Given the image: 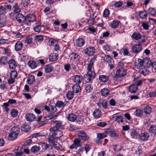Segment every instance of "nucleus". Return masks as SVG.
Wrapping results in <instances>:
<instances>
[{
    "mask_svg": "<svg viewBox=\"0 0 156 156\" xmlns=\"http://www.w3.org/2000/svg\"><path fill=\"white\" fill-rule=\"evenodd\" d=\"M126 71L125 69L121 68L116 71L115 76L114 77L113 80H117V79L124 76L126 74Z\"/></svg>",
    "mask_w": 156,
    "mask_h": 156,
    "instance_id": "obj_1",
    "label": "nucleus"
},
{
    "mask_svg": "<svg viewBox=\"0 0 156 156\" xmlns=\"http://www.w3.org/2000/svg\"><path fill=\"white\" fill-rule=\"evenodd\" d=\"M95 73L87 72V74L84 76V80L87 83H92L93 80L95 78Z\"/></svg>",
    "mask_w": 156,
    "mask_h": 156,
    "instance_id": "obj_2",
    "label": "nucleus"
},
{
    "mask_svg": "<svg viewBox=\"0 0 156 156\" xmlns=\"http://www.w3.org/2000/svg\"><path fill=\"white\" fill-rule=\"evenodd\" d=\"M142 46L141 44H138L133 45L132 47V52L133 53L138 54L142 50Z\"/></svg>",
    "mask_w": 156,
    "mask_h": 156,
    "instance_id": "obj_3",
    "label": "nucleus"
},
{
    "mask_svg": "<svg viewBox=\"0 0 156 156\" xmlns=\"http://www.w3.org/2000/svg\"><path fill=\"white\" fill-rule=\"evenodd\" d=\"M53 124L55 126L50 129L51 130L54 131L56 130H57V129H59L62 128L63 127L62 122L59 120L54 121L53 122Z\"/></svg>",
    "mask_w": 156,
    "mask_h": 156,
    "instance_id": "obj_4",
    "label": "nucleus"
},
{
    "mask_svg": "<svg viewBox=\"0 0 156 156\" xmlns=\"http://www.w3.org/2000/svg\"><path fill=\"white\" fill-rule=\"evenodd\" d=\"M77 134L79 137L81 138L82 139L84 140H88L90 139L89 136L87 135L85 131L83 130L78 131Z\"/></svg>",
    "mask_w": 156,
    "mask_h": 156,
    "instance_id": "obj_5",
    "label": "nucleus"
},
{
    "mask_svg": "<svg viewBox=\"0 0 156 156\" xmlns=\"http://www.w3.org/2000/svg\"><path fill=\"white\" fill-rule=\"evenodd\" d=\"M56 107L50 105L49 106L47 105L44 106V109L47 111L48 112H49L50 114L52 115L57 111Z\"/></svg>",
    "mask_w": 156,
    "mask_h": 156,
    "instance_id": "obj_6",
    "label": "nucleus"
},
{
    "mask_svg": "<svg viewBox=\"0 0 156 156\" xmlns=\"http://www.w3.org/2000/svg\"><path fill=\"white\" fill-rule=\"evenodd\" d=\"M36 17L33 15H29L26 17V24L27 25H30L31 22H34L35 21Z\"/></svg>",
    "mask_w": 156,
    "mask_h": 156,
    "instance_id": "obj_7",
    "label": "nucleus"
},
{
    "mask_svg": "<svg viewBox=\"0 0 156 156\" xmlns=\"http://www.w3.org/2000/svg\"><path fill=\"white\" fill-rule=\"evenodd\" d=\"M96 59V57L94 56L90 60L89 63H88V67L87 68V69L88 70L87 72H90L91 73H94V72L93 71V70H92V68Z\"/></svg>",
    "mask_w": 156,
    "mask_h": 156,
    "instance_id": "obj_8",
    "label": "nucleus"
},
{
    "mask_svg": "<svg viewBox=\"0 0 156 156\" xmlns=\"http://www.w3.org/2000/svg\"><path fill=\"white\" fill-rule=\"evenodd\" d=\"M16 131H12L9 133L8 136L9 140L12 141L17 138L18 134H19V131L17 130H16Z\"/></svg>",
    "mask_w": 156,
    "mask_h": 156,
    "instance_id": "obj_9",
    "label": "nucleus"
},
{
    "mask_svg": "<svg viewBox=\"0 0 156 156\" xmlns=\"http://www.w3.org/2000/svg\"><path fill=\"white\" fill-rule=\"evenodd\" d=\"M49 130L50 131V133L48 136V140L49 144H51L53 142L54 143V142L55 141V137L56 136L53 130H51L50 129H49Z\"/></svg>",
    "mask_w": 156,
    "mask_h": 156,
    "instance_id": "obj_10",
    "label": "nucleus"
},
{
    "mask_svg": "<svg viewBox=\"0 0 156 156\" xmlns=\"http://www.w3.org/2000/svg\"><path fill=\"white\" fill-rule=\"evenodd\" d=\"M139 138L143 142H145L148 140L150 136L148 133L146 132L142 133L139 136Z\"/></svg>",
    "mask_w": 156,
    "mask_h": 156,
    "instance_id": "obj_11",
    "label": "nucleus"
},
{
    "mask_svg": "<svg viewBox=\"0 0 156 156\" xmlns=\"http://www.w3.org/2000/svg\"><path fill=\"white\" fill-rule=\"evenodd\" d=\"M97 105L100 107L102 106L104 109H106L108 106V102L106 100L100 99Z\"/></svg>",
    "mask_w": 156,
    "mask_h": 156,
    "instance_id": "obj_12",
    "label": "nucleus"
},
{
    "mask_svg": "<svg viewBox=\"0 0 156 156\" xmlns=\"http://www.w3.org/2000/svg\"><path fill=\"white\" fill-rule=\"evenodd\" d=\"M105 132L107 134L112 137H117L119 136V134L113 131L112 129H107L105 130Z\"/></svg>",
    "mask_w": 156,
    "mask_h": 156,
    "instance_id": "obj_13",
    "label": "nucleus"
},
{
    "mask_svg": "<svg viewBox=\"0 0 156 156\" xmlns=\"http://www.w3.org/2000/svg\"><path fill=\"white\" fill-rule=\"evenodd\" d=\"M95 48L93 47H89L84 50L85 53L88 55H92L95 52Z\"/></svg>",
    "mask_w": 156,
    "mask_h": 156,
    "instance_id": "obj_14",
    "label": "nucleus"
},
{
    "mask_svg": "<svg viewBox=\"0 0 156 156\" xmlns=\"http://www.w3.org/2000/svg\"><path fill=\"white\" fill-rule=\"evenodd\" d=\"M17 21L20 23H22L26 22V17L21 13L18 14L16 17Z\"/></svg>",
    "mask_w": 156,
    "mask_h": 156,
    "instance_id": "obj_15",
    "label": "nucleus"
},
{
    "mask_svg": "<svg viewBox=\"0 0 156 156\" xmlns=\"http://www.w3.org/2000/svg\"><path fill=\"white\" fill-rule=\"evenodd\" d=\"M73 81L76 83L79 84L80 83L82 80L81 76L79 75L74 76L72 79Z\"/></svg>",
    "mask_w": 156,
    "mask_h": 156,
    "instance_id": "obj_16",
    "label": "nucleus"
},
{
    "mask_svg": "<svg viewBox=\"0 0 156 156\" xmlns=\"http://www.w3.org/2000/svg\"><path fill=\"white\" fill-rule=\"evenodd\" d=\"M143 59L138 58L137 60L135 62V67L137 69H140V67L144 66Z\"/></svg>",
    "mask_w": 156,
    "mask_h": 156,
    "instance_id": "obj_17",
    "label": "nucleus"
},
{
    "mask_svg": "<svg viewBox=\"0 0 156 156\" xmlns=\"http://www.w3.org/2000/svg\"><path fill=\"white\" fill-rule=\"evenodd\" d=\"M26 119L27 121L32 122L34 121L36 118L34 115L32 113H27L25 115Z\"/></svg>",
    "mask_w": 156,
    "mask_h": 156,
    "instance_id": "obj_18",
    "label": "nucleus"
},
{
    "mask_svg": "<svg viewBox=\"0 0 156 156\" xmlns=\"http://www.w3.org/2000/svg\"><path fill=\"white\" fill-rule=\"evenodd\" d=\"M15 149L17 150V151L15 152V156H20L23 154V152L22 147L16 146L15 147Z\"/></svg>",
    "mask_w": 156,
    "mask_h": 156,
    "instance_id": "obj_19",
    "label": "nucleus"
},
{
    "mask_svg": "<svg viewBox=\"0 0 156 156\" xmlns=\"http://www.w3.org/2000/svg\"><path fill=\"white\" fill-rule=\"evenodd\" d=\"M73 93H77L80 92L81 90L80 86L78 84H76L72 87Z\"/></svg>",
    "mask_w": 156,
    "mask_h": 156,
    "instance_id": "obj_20",
    "label": "nucleus"
},
{
    "mask_svg": "<svg viewBox=\"0 0 156 156\" xmlns=\"http://www.w3.org/2000/svg\"><path fill=\"white\" fill-rule=\"evenodd\" d=\"M76 43L78 46L81 47L84 44L85 41L83 39L80 38L76 40Z\"/></svg>",
    "mask_w": 156,
    "mask_h": 156,
    "instance_id": "obj_21",
    "label": "nucleus"
},
{
    "mask_svg": "<svg viewBox=\"0 0 156 156\" xmlns=\"http://www.w3.org/2000/svg\"><path fill=\"white\" fill-rule=\"evenodd\" d=\"M106 136L107 134L105 133H98L97 134L96 142L97 143H98L101 140L103 139L104 138L106 137Z\"/></svg>",
    "mask_w": 156,
    "mask_h": 156,
    "instance_id": "obj_22",
    "label": "nucleus"
},
{
    "mask_svg": "<svg viewBox=\"0 0 156 156\" xmlns=\"http://www.w3.org/2000/svg\"><path fill=\"white\" fill-rule=\"evenodd\" d=\"M21 129L23 131L25 132H28L31 129V127L28 125L23 124L21 127Z\"/></svg>",
    "mask_w": 156,
    "mask_h": 156,
    "instance_id": "obj_23",
    "label": "nucleus"
},
{
    "mask_svg": "<svg viewBox=\"0 0 156 156\" xmlns=\"http://www.w3.org/2000/svg\"><path fill=\"white\" fill-rule=\"evenodd\" d=\"M120 23L119 21L114 20L111 23H109V25L113 28H116L119 26Z\"/></svg>",
    "mask_w": 156,
    "mask_h": 156,
    "instance_id": "obj_24",
    "label": "nucleus"
},
{
    "mask_svg": "<svg viewBox=\"0 0 156 156\" xmlns=\"http://www.w3.org/2000/svg\"><path fill=\"white\" fill-rule=\"evenodd\" d=\"M23 44L20 41H18L16 43L15 48L16 51H19L23 48Z\"/></svg>",
    "mask_w": 156,
    "mask_h": 156,
    "instance_id": "obj_25",
    "label": "nucleus"
},
{
    "mask_svg": "<svg viewBox=\"0 0 156 156\" xmlns=\"http://www.w3.org/2000/svg\"><path fill=\"white\" fill-rule=\"evenodd\" d=\"M9 67L12 69H14L17 66V65L15 60L11 59L8 62Z\"/></svg>",
    "mask_w": 156,
    "mask_h": 156,
    "instance_id": "obj_26",
    "label": "nucleus"
},
{
    "mask_svg": "<svg viewBox=\"0 0 156 156\" xmlns=\"http://www.w3.org/2000/svg\"><path fill=\"white\" fill-rule=\"evenodd\" d=\"M54 69L53 67L50 64L47 65L45 66V71L46 73H50L53 71Z\"/></svg>",
    "mask_w": 156,
    "mask_h": 156,
    "instance_id": "obj_27",
    "label": "nucleus"
},
{
    "mask_svg": "<svg viewBox=\"0 0 156 156\" xmlns=\"http://www.w3.org/2000/svg\"><path fill=\"white\" fill-rule=\"evenodd\" d=\"M70 59L71 60H73L75 61H77L79 60L80 56L79 55L75 52H73L70 55Z\"/></svg>",
    "mask_w": 156,
    "mask_h": 156,
    "instance_id": "obj_28",
    "label": "nucleus"
},
{
    "mask_svg": "<svg viewBox=\"0 0 156 156\" xmlns=\"http://www.w3.org/2000/svg\"><path fill=\"white\" fill-rule=\"evenodd\" d=\"M144 66L149 67L151 66L152 63L148 58H145L143 59Z\"/></svg>",
    "mask_w": 156,
    "mask_h": 156,
    "instance_id": "obj_29",
    "label": "nucleus"
},
{
    "mask_svg": "<svg viewBox=\"0 0 156 156\" xmlns=\"http://www.w3.org/2000/svg\"><path fill=\"white\" fill-rule=\"evenodd\" d=\"M41 23H36L33 26L34 30L36 32H39L41 30Z\"/></svg>",
    "mask_w": 156,
    "mask_h": 156,
    "instance_id": "obj_30",
    "label": "nucleus"
},
{
    "mask_svg": "<svg viewBox=\"0 0 156 156\" xmlns=\"http://www.w3.org/2000/svg\"><path fill=\"white\" fill-rule=\"evenodd\" d=\"M27 82L28 84L31 85L35 81V77L33 75H30L27 77Z\"/></svg>",
    "mask_w": 156,
    "mask_h": 156,
    "instance_id": "obj_31",
    "label": "nucleus"
},
{
    "mask_svg": "<svg viewBox=\"0 0 156 156\" xmlns=\"http://www.w3.org/2000/svg\"><path fill=\"white\" fill-rule=\"evenodd\" d=\"M58 57V55L57 53H52L51 54L49 57L50 61L51 62H54L56 61Z\"/></svg>",
    "mask_w": 156,
    "mask_h": 156,
    "instance_id": "obj_32",
    "label": "nucleus"
},
{
    "mask_svg": "<svg viewBox=\"0 0 156 156\" xmlns=\"http://www.w3.org/2000/svg\"><path fill=\"white\" fill-rule=\"evenodd\" d=\"M76 115L73 113L69 114L67 119L69 121L73 122L76 119Z\"/></svg>",
    "mask_w": 156,
    "mask_h": 156,
    "instance_id": "obj_33",
    "label": "nucleus"
},
{
    "mask_svg": "<svg viewBox=\"0 0 156 156\" xmlns=\"http://www.w3.org/2000/svg\"><path fill=\"white\" fill-rule=\"evenodd\" d=\"M147 12L145 11L144 10L140 11L139 13V15L140 18L142 19H145L147 18Z\"/></svg>",
    "mask_w": 156,
    "mask_h": 156,
    "instance_id": "obj_34",
    "label": "nucleus"
},
{
    "mask_svg": "<svg viewBox=\"0 0 156 156\" xmlns=\"http://www.w3.org/2000/svg\"><path fill=\"white\" fill-rule=\"evenodd\" d=\"M140 73L143 75L144 76L148 75L149 73V71L146 68L144 67L139 70Z\"/></svg>",
    "mask_w": 156,
    "mask_h": 156,
    "instance_id": "obj_35",
    "label": "nucleus"
},
{
    "mask_svg": "<svg viewBox=\"0 0 156 156\" xmlns=\"http://www.w3.org/2000/svg\"><path fill=\"white\" fill-rule=\"evenodd\" d=\"M28 65L32 69H34L37 66V64L35 61L31 60L28 62Z\"/></svg>",
    "mask_w": 156,
    "mask_h": 156,
    "instance_id": "obj_36",
    "label": "nucleus"
},
{
    "mask_svg": "<svg viewBox=\"0 0 156 156\" xmlns=\"http://www.w3.org/2000/svg\"><path fill=\"white\" fill-rule=\"evenodd\" d=\"M147 12L148 14L153 16H155L156 15V10L153 8H149L147 10Z\"/></svg>",
    "mask_w": 156,
    "mask_h": 156,
    "instance_id": "obj_37",
    "label": "nucleus"
},
{
    "mask_svg": "<svg viewBox=\"0 0 156 156\" xmlns=\"http://www.w3.org/2000/svg\"><path fill=\"white\" fill-rule=\"evenodd\" d=\"M113 6L115 8H119L122 6L123 5V2L122 1H119L118 2H116L114 1L112 2Z\"/></svg>",
    "mask_w": 156,
    "mask_h": 156,
    "instance_id": "obj_38",
    "label": "nucleus"
},
{
    "mask_svg": "<svg viewBox=\"0 0 156 156\" xmlns=\"http://www.w3.org/2000/svg\"><path fill=\"white\" fill-rule=\"evenodd\" d=\"M141 35L140 33L137 32H135L133 34L132 36L133 39L136 40H138L141 38Z\"/></svg>",
    "mask_w": 156,
    "mask_h": 156,
    "instance_id": "obj_39",
    "label": "nucleus"
},
{
    "mask_svg": "<svg viewBox=\"0 0 156 156\" xmlns=\"http://www.w3.org/2000/svg\"><path fill=\"white\" fill-rule=\"evenodd\" d=\"M93 115L95 118H98L101 115V112L98 109H96L93 112Z\"/></svg>",
    "mask_w": 156,
    "mask_h": 156,
    "instance_id": "obj_40",
    "label": "nucleus"
},
{
    "mask_svg": "<svg viewBox=\"0 0 156 156\" xmlns=\"http://www.w3.org/2000/svg\"><path fill=\"white\" fill-rule=\"evenodd\" d=\"M110 92V90L107 88H104L102 89L101 91V95L104 96H106L108 95Z\"/></svg>",
    "mask_w": 156,
    "mask_h": 156,
    "instance_id": "obj_41",
    "label": "nucleus"
},
{
    "mask_svg": "<svg viewBox=\"0 0 156 156\" xmlns=\"http://www.w3.org/2000/svg\"><path fill=\"white\" fill-rule=\"evenodd\" d=\"M149 131L151 133L153 134H156V126L155 125L151 126L149 129Z\"/></svg>",
    "mask_w": 156,
    "mask_h": 156,
    "instance_id": "obj_42",
    "label": "nucleus"
},
{
    "mask_svg": "<svg viewBox=\"0 0 156 156\" xmlns=\"http://www.w3.org/2000/svg\"><path fill=\"white\" fill-rule=\"evenodd\" d=\"M137 89V87L134 84L130 86L129 88V91L132 93H135Z\"/></svg>",
    "mask_w": 156,
    "mask_h": 156,
    "instance_id": "obj_43",
    "label": "nucleus"
},
{
    "mask_svg": "<svg viewBox=\"0 0 156 156\" xmlns=\"http://www.w3.org/2000/svg\"><path fill=\"white\" fill-rule=\"evenodd\" d=\"M65 105H66L64 104V103L62 101H58L55 104V106L58 108L64 107Z\"/></svg>",
    "mask_w": 156,
    "mask_h": 156,
    "instance_id": "obj_44",
    "label": "nucleus"
},
{
    "mask_svg": "<svg viewBox=\"0 0 156 156\" xmlns=\"http://www.w3.org/2000/svg\"><path fill=\"white\" fill-rule=\"evenodd\" d=\"M99 79L101 82H106L108 80V76H106L101 75L99 76Z\"/></svg>",
    "mask_w": 156,
    "mask_h": 156,
    "instance_id": "obj_45",
    "label": "nucleus"
},
{
    "mask_svg": "<svg viewBox=\"0 0 156 156\" xmlns=\"http://www.w3.org/2000/svg\"><path fill=\"white\" fill-rule=\"evenodd\" d=\"M1 48L3 53V54H5L7 56H10L11 54L10 50L7 48L1 47Z\"/></svg>",
    "mask_w": 156,
    "mask_h": 156,
    "instance_id": "obj_46",
    "label": "nucleus"
},
{
    "mask_svg": "<svg viewBox=\"0 0 156 156\" xmlns=\"http://www.w3.org/2000/svg\"><path fill=\"white\" fill-rule=\"evenodd\" d=\"M41 148L40 146H34L32 147L31 149V151L32 152L34 153H36L39 151Z\"/></svg>",
    "mask_w": 156,
    "mask_h": 156,
    "instance_id": "obj_47",
    "label": "nucleus"
},
{
    "mask_svg": "<svg viewBox=\"0 0 156 156\" xmlns=\"http://www.w3.org/2000/svg\"><path fill=\"white\" fill-rule=\"evenodd\" d=\"M14 10V12L15 13H18L21 11L20 9L19 8L18 4L17 3H15L13 7Z\"/></svg>",
    "mask_w": 156,
    "mask_h": 156,
    "instance_id": "obj_48",
    "label": "nucleus"
},
{
    "mask_svg": "<svg viewBox=\"0 0 156 156\" xmlns=\"http://www.w3.org/2000/svg\"><path fill=\"white\" fill-rule=\"evenodd\" d=\"M103 59L105 62L108 63H109L111 61L112 62V61H113L112 57L108 55H105Z\"/></svg>",
    "mask_w": 156,
    "mask_h": 156,
    "instance_id": "obj_49",
    "label": "nucleus"
},
{
    "mask_svg": "<svg viewBox=\"0 0 156 156\" xmlns=\"http://www.w3.org/2000/svg\"><path fill=\"white\" fill-rule=\"evenodd\" d=\"M0 62L1 64H7L8 63L7 57L5 56L2 57L0 59Z\"/></svg>",
    "mask_w": 156,
    "mask_h": 156,
    "instance_id": "obj_50",
    "label": "nucleus"
},
{
    "mask_svg": "<svg viewBox=\"0 0 156 156\" xmlns=\"http://www.w3.org/2000/svg\"><path fill=\"white\" fill-rule=\"evenodd\" d=\"M113 118H115V121H117L119 124L122 123L124 122L122 119V117L121 116H116L113 117Z\"/></svg>",
    "mask_w": 156,
    "mask_h": 156,
    "instance_id": "obj_51",
    "label": "nucleus"
},
{
    "mask_svg": "<svg viewBox=\"0 0 156 156\" xmlns=\"http://www.w3.org/2000/svg\"><path fill=\"white\" fill-rule=\"evenodd\" d=\"M144 112L147 114H149L151 112V108L149 106L147 105L144 108Z\"/></svg>",
    "mask_w": 156,
    "mask_h": 156,
    "instance_id": "obj_52",
    "label": "nucleus"
},
{
    "mask_svg": "<svg viewBox=\"0 0 156 156\" xmlns=\"http://www.w3.org/2000/svg\"><path fill=\"white\" fill-rule=\"evenodd\" d=\"M92 89L93 87L91 86L90 84H88L85 85V90L86 92H91Z\"/></svg>",
    "mask_w": 156,
    "mask_h": 156,
    "instance_id": "obj_53",
    "label": "nucleus"
},
{
    "mask_svg": "<svg viewBox=\"0 0 156 156\" xmlns=\"http://www.w3.org/2000/svg\"><path fill=\"white\" fill-rule=\"evenodd\" d=\"M51 144L54 146V147L57 150L59 149L62 147L61 145L59 143L55 141L54 142V143L53 142Z\"/></svg>",
    "mask_w": 156,
    "mask_h": 156,
    "instance_id": "obj_54",
    "label": "nucleus"
},
{
    "mask_svg": "<svg viewBox=\"0 0 156 156\" xmlns=\"http://www.w3.org/2000/svg\"><path fill=\"white\" fill-rule=\"evenodd\" d=\"M143 113V111L140 109H137L134 112V115L137 116H141Z\"/></svg>",
    "mask_w": 156,
    "mask_h": 156,
    "instance_id": "obj_55",
    "label": "nucleus"
},
{
    "mask_svg": "<svg viewBox=\"0 0 156 156\" xmlns=\"http://www.w3.org/2000/svg\"><path fill=\"white\" fill-rule=\"evenodd\" d=\"M73 91H69L67 94V98L68 100H70L73 99L74 96Z\"/></svg>",
    "mask_w": 156,
    "mask_h": 156,
    "instance_id": "obj_56",
    "label": "nucleus"
},
{
    "mask_svg": "<svg viewBox=\"0 0 156 156\" xmlns=\"http://www.w3.org/2000/svg\"><path fill=\"white\" fill-rule=\"evenodd\" d=\"M6 13V11L3 6L1 5L0 6V16L2 15H5Z\"/></svg>",
    "mask_w": 156,
    "mask_h": 156,
    "instance_id": "obj_57",
    "label": "nucleus"
},
{
    "mask_svg": "<svg viewBox=\"0 0 156 156\" xmlns=\"http://www.w3.org/2000/svg\"><path fill=\"white\" fill-rule=\"evenodd\" d=\"M53 131L55 133L56 136L57 137H60L63 135L62 133L59 129H57V130H55V131Z\"/></svg>",
    "mask_w": 156,
    "mask_h": 156,
    "instance_id": "obj_58",
    "label": "nucleus"
},
{
    "mask_svg": "<svg viewBox=\"0 0 156 156\" xmlns=\"http://www.w3.org/2000/svg\"><path fill=\"white\" fill-rule=\"evenodd\" d=\"M110 14V11L108 9H105L103 12V16L105 17H107L109 16Z\"/></svg>",
    "mask_w": 156,
    "mask_h": 156,
    "instance_id": "obj_59",
    "label": "nucleus"
},
{
    "mask_svg": "<svg viewBox=\"0 0 156 156\" xmlns=\"http://www.w3.org/2000/svg\"><path fill=\"white\" fill-rule=\"evenodd\" d=\"M10 77L11 78L15 79L17 75V73L15 71H12L10 73Z\"/></svg>",
    "mask_w": 156,
    "mask_h": 156,
    "instance_id": "obj_60",
    "label": "nucleus"
},
{
    "mask_svg": "<svg viewBox=\"0 0 156 156\" xmlns=\"http://www.w3.org/2000/svg\"><path fill=\"white\" fill-rule=\"evenodd\" d=\"M137 78H135L133 80V81L135 82V84L136 86H139L142 83V81L141 80H137Z\"/></svg>",
    "mask_w": 156,
    "mask_h": 156,
    "instance_id": "obj_61",
    "label": "nucleus"
},
{
    "mask_svg": "<svg viewBox=\"0 0 156 156\" xmlns=\"http://www.w3.org/2000/svg\"><path fill=\"white\" fill-rule=\"evenodd\" d=\"M30 2L29 0H22L21 4L24 7L28 6Z\"/></svg>",
    "mask_w": 156,
    "mask_h": 156,
    "instance_id": "obj_62",
    "label": "nucleus"
},
{
    "mask_svg": "<svg viewBox=\"0 0 156 156\" xmlns=\"http://www.w3.org/2000/svg\"><path fill=\"white\" fill-rule=\"evenodd\" d=\"M18 112L16 109H12L11 112V114L12 117H16L18 115Z\"/></svg>",
    "mask_w": 156,
    "mask_h": 156,
    "instance_id": "obj_63",
    "label": "nucleus"
},
{
    "mask_svg": "<svg viewBox=\"0 0 156 156\" xmlns=\"http://www.w3.org/2000/svg\"><path fill=\"white\" fill-rule=\"evenodd\" d=\"M2 106L6 112H8L9 109L8 108L10 106V105L8 102L4 103L2 105Z\"/></svg>",
    "mask_w": 156,
    "mask_h": 156,
    "instance_id": "obj_64",
    "label": "nucleus"
}]
</instances>
